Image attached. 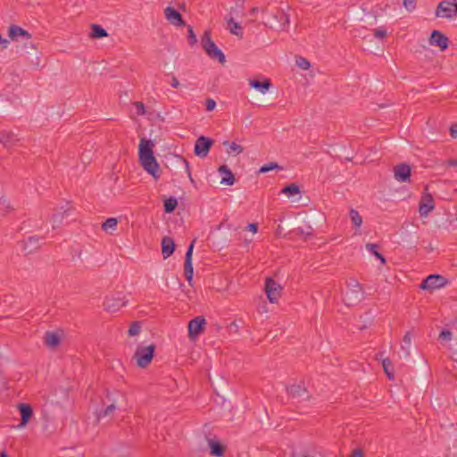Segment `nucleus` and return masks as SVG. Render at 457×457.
Instances as JSON below:
<instances>
[{"label":"nucleus","mask_w":457,"mask_h":457,"mask_svg":"<svg viewBox=\"0 0 457 457\" xmlns=\"http://www.w3.org/2000/svg\"><path fill=\"white\" fill-rule=\"evenodd\" d=\"M153 147L154 144L151 140L141 138L138 146V157L143 169L157 179L160 177V166L154 155Z\"/></svg>","instance_id":"f257e3e1"},{"label":"nucleus","mask_w":457,"mask_h":457,"mask_svg":"<svg viewBox=\"0 0 457 457\" xmlns=\"http://www.w3.org/2000/svg\"><path fill=\"white\" fill-rule=\"evenodd\" d=\"M75 211L70 204H65L54 210L52 216L53 228L59 227H78L82 225L80 220H78L75 217Z\"/></svg>","instance_id":"f03ea898"},{"label":"nucleus","mask_w":457,"mask_h":457,"mask_svg":"<svg viewBox=\"0 0 457 457\" xmlns=\"http://www.w3.org/2000/svg\"><path fill=\"white\" fill-rule=\"evenodd\" d=\"M201 45L206 54L223 64L226 62L225 54L218 48L211 37V31L205 30L201 38Z\"/></svg>","instance_id":"7ed1b4c3"},{"label":"nucleus","mask_w":457,"mask_h":457,"mask_svg":"<svg viewBox=\"0 0 457 457\" xmlns=\"http://www.w3.org/2000/svg\"><path fill=\"white\" fill-rule=\"evenodd\" d=\"M364 298L362 286L355 279L351 278L347 283V288L344 295L345 303L349 305H356Z\"/></svg>","instance_id":"20e7f679"},{"label":"nucleus","mask_w":457,"mask_h":457,"mask_svg":"<svg viewBox=\"0 0 457 457\" xmlns=\"http://www.w3.org/2000/svg\"><path fill=\"white\" fill-rule=\"evenodd\" d=\"M155 345L138 346L134 353L133 358L136 360L137 364L140 368H146L152 361L154 352Z\"/></svg>","instance_id":"39448f33"},{"label":"nucleus","mask_w":457,"mask_h":457,"mask_svg":"<svg viewBox=\"0 0 457 457\" xmlns=\"http://www.w3.org/2000/svg\"><path fill=\"white\" fill-rule=\"evenodd\" d=\"M436 17L452 20L457 16V0H442L436 10Z\"/></svg>","instance_id":"423d86ee"},{"label":"nucleus","mask_w":457,"mask_h":457,"mask_svg":"<svg viewBox=\"0 0 457 457\" xmlns=\"http://www.w3.org/2000/svg\"><path fill=\"white\" fill-rule=\"evenodd\" d=\"M448 283V279L439 274L428 275L425 279L422 280L420 285V288L422 290H434L444 287Z\"/></svg>","instance_id":"0eeeda50"},{"label":"nucleus","mask_w":457,"mask_h":457,"mask_svg":"<svg viewBox=\"0 0 457 457\" xmlns=\"http://www.w3.org/2000/svg\"><path fill=\"white\" fill-rule=\"evenodd\" d=\"M289 15L283 9L278 8L272 14V21L270 22L271 29L287 30L289 26Z\"/></svg>","instance_id":"6e6552de"},{"label":"nucleus","mask_w":457,"mask_h":457,"mask_svg":"<svg viewBox=\"0 0 457 457\" xmlns=\"http://www.w3.org/2000/svg\"><path fill=\"white\" fill-rule=\"evenodd\" d=\"M282 287L271 278H267L265 280V292L267 297L271 303L278 302L281 296Z\"/></svg>","instance_id":"1a4fd4ad"},{"label":"nucleus","mask_w":457,"mask_h":457,"mask_svg":"<svg viewBox=\"0 0 457 457\" xmlns=\"http://www.w3.org/2000/svg\"><path fill=\"white\" fill-rule=\"evenodd\" d=\"M212 145V139L204 136H200L195 143L194 153L196 156L204 158L208 155Z\"/></svg>","instance_id":"9d476101"},{"label":"nucleus","mask_w":457,"mask_h":457,"mask_svg":"<svg viewBox=\"0 0 457 457\" xmlns=\"http://www.w3.org/2000/svg\"><path fill=\"white\" fill-rule=\"evenodd\" d=\"M206 321L203 316H197L188 323V337L191 339L196 338L204 328Z\"/></svg>","instance_id":"9b49d317"},{"label":"nucleus","mask_w":457,"mask_h":457,"mask_svg":"<svg viewBox=\"0 0 457 457\" xmlns=\"http://www.w3.org/2000/svg\"><path fill=\"white\" fill-rule=\"evenodd\" d=\"M126 303H127V301H125L122 296L118 295L117 296H115V295L106 296L104 303V306L106 311L111 312H115L119 311L120 308H122L123 306H125Z\"/></svg>","instance_id":"f8f14e48"},{"label":"nucleus","mask_w":457,"mask_h":457,"mask_svg":"<svg viewBox=\"0 0 457 457\" xmlns=\"http://www.w3.org/2000/svg\"><path fill=\"white\" fill-rule=\"evenodd\" d=\"M429 45L438 46L441 51H445L449 46V38L439 30H433L428 39Z\"/></svg>","instance_id":"ddd939ff"},{"label":"nucleus","mask_w":457,"mask_h":457,"mask_svg":"<svg viewBox=\"0 0 457 457\" xmlns=\"http://www.w3.org/2000/svg\"><path fill=\"white\" fill-rule=\"evenodd\" d=\"M428 190V186L425 187V191ZM435 208L434 198L431 194L423 192L420 202V213L421 216L428 215Z\"/></svg>","instance_id":"4468645a"},{"label":"nucleus","mask_w":457,"mask_h":457,"mask_svg":"<svg viewBox=\"0 0 457 457\" xmlns=\"http://www.w3.org/2000/svg\"><path fill=\"white\" fill-rule=\"evenodd\" d=\"M195 243V238L192 240L190 245L187 247L186 256H185V264H184V273L186 279L190 283L193 279V264H192V254L194 245Z\"/></svg>","instance_id":"2eb2a0df"},{"label":"nucleus","mask_w":457,"mask_h":457,"mask_svg":"<svg viewBox=\"0 0 457 457\" xmlns=\"http://www.w3.org/2000/svg\"><path fill=\"white\" fill-rule=\"evenodd\" d=\"M394 177L398 182H407L411 177V167L407 163H400L394 167Z\"/></svg>","instance_id":"dca6fc26"},{"label":"nucleus","mask_w":457,"mask_h":457,"mask_svg":"<svg viewBox=\"0 0 457 457\" xmlns=\"http://www.w3.org/2000/svg\"><path fill=\"white\" fill-rule=\"evenodd\" d=\"M43 238L37 236L29 237L27 239L22 240V249L25 255L29 254L37 250L41 245Z\"/></svg>","instance_id":"f3484780"},{"label":"nucleus","mask_w":457,"mask_h":457,"mask_svg":"<svg viewBox=\"0 0 457 457\" xmlns=\"http://www.w3.org/2000/svg\"><path fill=\"white\" fill-rule=\"evenodd\" d=\"M164 16L166 20L172 25L177 27L185 26L186 23L182 15L173 7L168 6L164 9Z\"/></svg>","instance_id":"a211bd4d"},{"label":"nucleus","mask_w":457,"mask_h":457,"mask_svg":"<svg viewBox=\"0 0 457 457\" xmlns=\"http://www.w3.org/2000/svg\"><path fill=\"white\" fill-rule=\"evenodd\" d=\"M287 393L293 397L297 399L306 400L309 398L307 389L300 384L291 385L287 388Z\"/></svg>","instance_id":"6ab92c4d"},{"label":"nucleus","mask_w":457,"mask_h":457,"mask_svg":"<svg viewBox=\"0 0 457 457\" xmlns=\"http://www.w3.org/2000/svg\"><path fill=\"white\" fill-rule=\"evenodd\" d=\"M18 409L21 413V423L18 425V428H23L31 419L33 411L31 406L26 403H20Z\"/></svg>","instance_id":"aec40b11"},{"label":"nucleus","mask_w":457,"mask_h":457,"mask_svg":"<svg viewBox=\"0 0 457 457\" xmlns=\"http://www.w3.org/2000/svg\"><path fill=\"white\" fill-rule=\"evenodd\" d=\"M161 247L163 259H167L174 253L176 245L171 237H164L162 239Z\"/></svg>","instance_id":"412c9836"},{"label":"nucleus","mask_w":457,"mask_h":457,"mask_svg":"<svg viewBox=\"0 0 457 457\" xmlns=\"http://www.w3.org/2000/svg\"><path fill=\"white\" fill-rule=\"evenodd\" d=\"M8 36L12 40H17L18 37H23L27 40H29L32 36L31 34L25 30L24 29L17 26V25H11L8 29Z\"/></svg>","instance_id":"4be33fe9"},{"label":"nucleus","mask_w":457,"mask_h":457,"mask_svg":"<svg viewBox=\"0 0 457 457\" xmlns=\"http://www.w3.org/2000/svg\"><path fill=\"white\" fill-rule=\"evenodd\" d=\"M19 141V138L12 131H2L0 132V143L4 147H12Z\"/></svg>","instance_id":"5701e85b"},{"label":"nucleus","mask_w":457,"mask_h":457,"mask_svg":"<svg viewBox=\"0 0 457 457\" xmlns=\"http://www.w3.org/2000/svg\"><path fill=\"white\" fill-rule=\"evenodd\" d=\"M219 172L222 175L220 183L228 186H232L235 183V177L231 170L227 165H221L218 169Z\"/></svg>","instance_id":"b1692460"},{"label":"nucleus","mask_w":457,"mask_h":457,"mask_svg":"<svg viewBox=\"0 0 457 457\" xmlns=\"http://www.w3.org/2000/svg\"><path fill=\"white\" fill-rule=\"evenodd\" d=\"M249 85L251 87L258 90L262 94H265L270 87L271 83L269 79H263L262 81L257 79H249Z\"/></svg>","instance_id":"393cba45"},{"label":"nucleus","mask_w":457,"mask_h":457,"mask_svg":"<svg viewBox=\"0 0 457 457\" xmlns=\"http://www.w3.org/2000/svg\"><path fill=\"white\" fill-rule=\"evenodd\" d=\"M44 343L49 348H55L60 345V337L54 332H46L44 337Z\"/></svg>","instance_id":"a878e982"},{"label":"nucleus","mask_w":457,"mask_h":457,"mask_svg":"<svg viewBox=\"0 0 457 457\" xmlns=\"http://www.w3.org/2000/svg\"><path fill=\"white\" fill-rule=\"evenodd\" d=\"M208 445L210 446L211 455L216 457H220L223 455L225 448L220 442L210 439L208 441Z\"/></svg>","instance_id":"bb28decb"},{"label":"nucleus","mask_w":457,"mask_h":457,"mask_svg":"<svg viewBox=\"0 0 457 457\" xmlns=\"http://www.w3.org/2000/svg\"><path fill=\"white\" fill-rule=\"evenodd\" d=\"M227 22L229 26V31L231 34H234L239 37H243V28L238 22L235 21L233 18L227 19Z\"/></svg>","instance_id":"cd10ccee"},{"label":"nucleus","mask_w":457,"mask_h":457,"mask_svg":"<svg viewBox=\"0 0 457 457\" xmlns=\"http://www.w3.org/2000/svg\"><path fill=\"white\" fill-rule=\"evenodd\" d=\"M91 37L93 38H102L108 36L107 31L98 24L91 25Z\"/></svg>","instance_id":"c85d7f7f"},{"label":"nucleus","mask_w":457,"mask_h":457,"mask_svg":"<svg viewBox=\"0 0 457 457\" xmlns=\"http://www.w3.org/2000/svg\"><path fill=\"white\" fill-rule=\"evenodd\" d=\"M412 335L411 331H407L403 337V345L401 349L404 352L405 357H409L411 354L410 346L411 344Z\"/></svg>","instance_id":"c756f323"},{"label":"nucleus","mask_w":457,"mask_h":457,"mask_svg":"<svg viewBox=\"0 0 457 457\" xmlns=\"http://www.w3.org/2000/svg\"><path fill=\"white\" fill-rule=\"evenodd\" d=\"M366 249L371 253L374 256H376L378 260H380L382 264L386 263V258L383 256L382 253H380L378 249L379 248V245L377 244L368 243L365 245Z\"/></svg>","instance_id":"7c9ffc66"},{"label":"nucleus","mask_w":457,"mask_h":457,"mask_svg":"<svg viewBox=\"0 0 457 457\" xmlns=\"http://www.w3.org/2000/svg\"><path fill=\"white\" fill-rule=\"evenodd\" d=\"M382 365L384 371L386 372L387 378L390 380L394 379V369L392 365V361L388 358L382 359Z\"/></svg>","instance_id":"2f4dec72"},{"label":"nucleus","mask_w":457,"mask_h":457,"mask_svg":"<svg viewBox=\"0 0 457 457\" xmlns=\"http://www.w3.org/2000/svg\"><path fill=\"white\" fill-rule=\"evenodd\" d=\"M282 193L293 196L300 193V187L295 183H291L282 189Z\"/></svg>","instance_id":"473e14b6"},{"label":"nucleus","mask_w":457,"mask_h":457,"mask_svg":"<svg viewBox=\"0 0 457 457\" xmlns=\"http://www.w3.org/2000/svg\"><path fill=\"white\" fill-rule=\"evenodd\" d=\"M349 216L355 227H361L362 224V218L356 210L351 209Z\"/></svg>","instance_id":"72a5a7b5"},{"label":"nucleus","mask_w":457,"mask_h":457,"mask_svg":"<svg viewBox=\"0 0 457 457\" xmlns=\"http://www.w3.org/2000/svg\"><path fill=\"white\" fill-rule=\"evenodd\" d=\"M122 218H108L105 221L101 223V228H113L117 226L118 222L121 223Z\"/></svg>","instance_id":"f704fd0d"},{"label":"nucleus","mask_w":457,"mask_h":457,"mask_svg":"<svg viewBox=\"0 0 457 457\" xmlns=\"http://www.w3.org/2000/svg\"><path fill=\"white\" fill-rule=\"evenodd\" d=\"M10 203L4 197H0V216H4L12 210Z\"/></svg>","instance_id":"c9c22d12"},{"label":"nucleus","mask_w":457,"mask_h":457,"mask_svg":"<svg viewBox=\"0 0 457 457\" xmlns=\"http://www.w3.org/2000/svg\"><path fill=\"white\" fill-rule=\"evenodd\" d=\"M177 205V199L175 197H170L164 202V210L166 212H172Z\"/></svg>","instance_id":"e433bc0d"},{"label":"nucleus","mask_w":457,"mask_h":457,"mask_svg":"<svg viewBox=\"0 0 457 457\" xmlns=\"http://www.w3.org/2000/svg\"><path fill=\"white\" fill-rule=\"evenodd\" d=\"M295 63L300 69H302L303 71H307L311 67L310 62L303 56H296Z\"/></svg>","instance_id":"4c0bfd02"},{"label":"nucleus","mask_w":457,"mask_h":457,"mask_svg":"<svg viewBox=\"0 0 457 457\" xmlns=\"http://www.w3.org/2000/svg\"><path fill=\"white\" fill-rule=\"evenodd\" d=\"M282 170V167H280L278 163L276 162H270V163H267V164H264L263 166H262L260 168V170L259 172L261 173H266L268 171H270L272 170Z\"/></svg>","instance_id":"58836bf2"},{"label":"nucleus","mask_w":457,"mask_h":457,"mask_svg":"<svg viewBox=\"0 0 457 457\" xmlns=\"http://www.w3.org/2000/svg\"><path fill=\"white\" fill-rule=\"evenodd\" d=\"M141 328L140 323L138 321H134L129 328L128 334L130 337L136 336L139 333Z\"/></svg>","instance_id":"ea45409f"},{"label":"nucleus","mask_w":457,"mask_h":457,"mask_svg":"<svg viewBox=\"0 0 457 457\" xmlns=\"http://www.w3.org/2000/svg\"><path fill=\"white\" fill-rule=\"evenodd\" d=\"M403 5L409 12H411L416 9L417 0H403Z\"/></svg>","instance_id":"a19ab883"},{"label":"nucleus","mask_w":457,"mask_h":457,"mask_svg":"<svg viewBox=\"0 0 457 457\" xmlns=\"http://www.w3.org/2000/svg\"><path fill=\"white\" fill-rule=\"evenodd\" d=\"M229 154H239L243 152V147L237 144L236 142H232L231 144H229V150L228 151Z\"/></svg>","instance_id":"79ce46f5"},{"label":"nucleus","mask_w":457,"mask_h":457,"mask_svg":"<svg viewBox=\"0 0 457 457\" xmlns=\"http://www.w3.org/2000/svg\"><path fill=\"white\" fill-rule=\"evenodd\" d=\"M116 407L114 404L108 405L104 411H100L98 414V419L108 416L112 414L115 411Z\"/></svg>","instance_id":"37998d69"},{"label":"nucleus","mask_w":457,"mask_h":457,"mask_svg":"<svg viewBox=\"0 0 457 457\" xmlns=\"http://www.w3.org/2000/svg\"><path fill=\"white\" fill-rule=\"evenodd\" d=\"M187 33L188 43L190 46H194L197 42V39L191 26H188Z\"/></svg>","instance_id":"c03bdc74"},{"label":"nucleus","mask_w":457,"mask_h":457,"mask_svg":"<svg viewBox=\"0 0 457 457\" xmlns=\"http://www.w3.org/2000/svg\"><path fill=\"white\" fill-rule=\"evenodd\" d=\"M438 338L442 341H451L453 333L450 330L444 329L440 332Z\"/></svg>","instance_id":"a18cd8bd"},{"label":"nucleus","mask_w":457,"mask_h":457,"mask_svg":"<svg viewBox=\"0 0 457 457\" xmlns=\"http://www.w3.org/2000/svg\"><path fill=\"white\" fill-rule=\"evenodd\" d=\"M134 106L136 107L137 113L138 115H144L145 113V107L142 102H135Z\"/></svg>","instance_id":"49530a36"},{"label":"nucleus","mask_w":457,"mask_h":457,"mask_svg":"<svg viewBox=\"0 0 457 457\" xmlns=\"http://www.w3.org/2000/svg\"><path fill=\"white\" fill-rule=\"evenodd\" d=\"M374 36L378 38H384L386 36V30L384 28H377L373 30Z\"/></svg>","instance_id":"de8ad7c7"},{"label":"nucleus","mask_w":457,"mask_h":457,"mask_svg":"<svg viewBox=\"0 0 457 457\" xmlns=\"http://www.w3.org/2000/svg\"><path fill=\"white\" fill-rule=\"evenodd\" d=\"M250 232V236L247 237V236H244V241H245V245H247L248 244H250L253 240V236L254 234L258 231V230H248ZM239 239H242L243 237L241 235H239Z\"/></svg>","instance_id":"09e8293b"},{"label":"nucleus","mask_w":457,"mask_h":457,"mask_svg":"<svg viewBox=\"0 0 457 457\" xmlns=\"http://www.w3.org/2000/svg\"><path fill=\"white\" fill-rule=\"evenodd\" d=\"M215 106H216V102L213 99L209 98L206 100L205 108L207 111L211 112V111L214 110Z\"/></svg>","instance_id":"8fccbe9b"},{"label":"nucleus","mask_w":457,"mask_h":457,"mask_svg":"<svg viewBox=\"0 0 457 457\" xmlns=\"http://www.w3.org/2000/svg\"><path fill=\"white\" fill-rule=\"evenodd\" d=\"M296 232V234L298 236H300L301 237H303L304 240H307L309 238H311L312 237V232H306L304 233V230H295Z\"/></svg>","instance_id":"3c124183"},{"label":"nucleus","mask_w":457,"mask_h":457,"mask_svg":"<svg viewBox=\"0 0 457 457\" xmlns=\"http://www.w3.org/2000/svg\"><path fill=\"white\" fill-rule=\"evenodd\" d=\"M181 160H182L183 163L185 164L186 172L187 173L190 180L193 181L188 162L184 158H181Z\"/></svg>","instance_id":"603ef678"},{"label":"nucleus","mask_w":457,"mask_h":457,"mask_svg":"<svg viewBox=\"0 0 457 457\" xmlns=\"http://www.w3.org/2000/svg\"><path fill=\"white\" fill-rule=\"evenodd\" d=\"M450 135L452 137L455 138L457 137V124H453L450 127Z\"/></svg>","instance_id":"864d4df0"},{"label":"nucleus","mask_w":457,"mask_h":457,"mask_svg":"<svg viewBox=\"0 0 457 457\" xmlns=\"http://www.w3.org/2000/svg\"><path fill=\"white\" fill-rule=\"evenodd\" d=\"M350 457H363L362 451L359 448L354 449L351 453Z\"/></svg>","instance_id":"5fc2aeb1"},{"label":"nucleus","mask_w":457,"mask_h":457,"mask_svg":"<svg viewBox=\"0 0 457 457\" xmlns=\"http://www.w3.org/2000/svg\"><path fill=\"white\" fill-rule=\"evenodd\" d=\"M170 85H171L172 87H175V88L179 87L180 84H179L178 79L175 76H173L171 78Z\"/></svg>","instance_id":"6e6d98bb"},{"label":"nucleus","mask_w":457,"mask_h":457,"mask_svg":"<svg viewBox=\"0 0 457 457\" xmlns=\"http://www.w3.org/2000/svg\"><path fill=\"white\" fill-rule=\"evenodd\" d=\"M447 164L449 166H456L457 165V160L450 159V160L447 161Z\"/></svg>","instance_id":"4d7b16f0"},{"label":"nucleus","mask_w":457,"mask_h":457,"mask_svg":"<svg viewBox=\"0 0 457 457\" xmlns=\"http://www.w3.org/2000/svg\"><path fill=\"white\" fill-rule=\"evenodd\" d=\"M245 228H257V223H254V222H253V223H248V224L245 227Z\"/></svg>","instance_id":"13d9d810"},{"label":"nucleus","mask_w":457,"mask_h":457,"mask_svg":"<svg viewBox=\"0 0 457 457\" xmlns=\"http://www.w3.org/2000/svg\"><path fill=\"white\" fill-rule=\"evenodd\" d=\"M259 11V9L257 7H253L251 10H250V13L252 15L255 14L257 12Z\"/></svg>","instance_id":"bf43d9fd"},{"label":"nucleus","mask_w":457,"mask_h":457,"mask_svg":"<svg viewBox=\"0 0 457 457\" xmlns=\"http://www.w3.org/2000/svg\"><path fill=\"white\" fill-rule=\"evenodd\" d=\"M314 214L318 217V219L320 220V221H322V220H324V216H323V214H322V213H320V212H319V213H314Z\"/></svg>","instance_id":"052dcab7"},{"label":"nucleus","mask_w":457,"mask_h":457,"mask_svg":"<svg viewBox=\"0 0 457 457\" xmlns=\"http://www.w3.org/2000/svg\"><path fill=\"white\" fill-rule=\"evenodd\" d=\"M0 457H9L6 453V452L3 451L0 453Z\"/></svg>","instance_id":"680f3d73"},{"label":"nucleus","mask_w":457,"mask_h":457,"mask_svg":"<svg viewBox=\"0 0 457 457\" xmlns=\"http://www.w3.org/2000/svg\"><path fill=\"white\" fill-rule=\"evenodd\" d=\"M280 232H281V230H277V237H281V233Z\"/></svg>","instance_id":"e2e57ef3"},{"label":"nucleus","mask_w":457,"mask_h":457,"mask_svg":"<svg viewBox=\"0 0 457 457\" xmlns=\"http://www.w3.org/2000/svg\"><path fill=\"white\" fill-rule=\"evenodd\" d=\"M223 226H224V223H223V222H221V223L218 226V228H219V229H221Z\"/></svg>","instance_id":"0e129e2a"},{"label":"nucleus","mask_w":457,"mask_h":457,"mask_svg":"<svg viewBox=\"0 0 457 457\" xmlns=\"http://www.w3.org/2000/svg\"><path fill=\"white\" fill-rule=\"evenodd\" d=\"M262 12L263 13H264V12H267V8H263V9L262 10Z\"/></svg>","instance_id":"69168bd1"},{"label":"nucleus","mask_w":457,"mask_h":457,"mask_svg":"<svg viewBox=\"0 0 457 457\" xmlns=\"http://www.w3.org/2000/svg\"><path fill=\"white\" fill-rule=\"evenodd\" d=\"M223 144L224 145H228V141H225Z\"/></svg>","instance_id":"338daca9"}]
</instances>
